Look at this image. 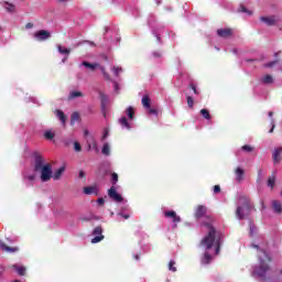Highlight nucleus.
Here are the masks:
<instances>
[{
	"mask_svg": "<svg viewBox=\"0 0 282 282\" xmlns=\"http://www.w3.org/2000/svg\"><path fill=\"white\" fill-rule=\"evenodd\" d=\"M35 173H39L41 182H50L53 177L52 164L46 163L43 156L35 158Z\"/></svg>",
	"mask_w": 282,
	"mask_h": 282,
	"instance_id": "nucleus-3",
	"label": "nucleus"
},
{
	"mask_svg": "<svg viewBox=\"0 0 282 282\" xmlns=\"http://www.w3.org/2000/svg\"><path fill=\"white\" fill-rule=\"evenodd\" d=\"M194 104H195V101L193 100V97L187 96V105H188V107L193 108Z\"/></svg>",
	"mask_w": 282,
	"mask_h": 282,
	"instance_id": "nucleus-40",
	"label": "nucleus"
},
{
	"mask_svg": "<svg viewBox=\"0 0 282 282\" xmlns=\"http://www.w3.org/2000/svg\"><path fill=\"white\" fill-rule=\"evenodd\" d=\"M141 102L145 109H151V98H149V95L143 96Z\"/></svg>",
	"mask_w": 282,
	"mask_h": 282,
	"instance_id": "nucleus-18",
	"label": "nucleus"
},
{
	"mask_svg": "<svg viewBox=\"0 0 282 282\" xmlns=\"http://www.w3.org/2000/svg\"><path fill=\"white\" fill-rule=\"evenodd\" d=\"M153 56L160 57V56H162V53L154 52Z\"/></svg>",
	"mask_w": 282,
	"mask_h": 282,
	"instance_id": "nucleus-53",
	"label": "nucleus"
},
{
	"mask_svg": "<svg viewBox=\"0 0 282 282\" xmlns=\"http://www.w3.org/2000/svg\"><path fill=\"white\" fill-rule=\"evenodd\" d=\"M44 138L45 140H54V138H56V132H54L52 129L45 130Z\"/></svg>",
	"mask_w": 282,
	"mask_h": 282,
	"instance_id": "nucleus-19",
	"label": "nucleus"
},
{
	"mask_svg": "<svg viewBox=\"0 0 282 282\" xmlns=\"http://www.w3.org/2000/svg\"><path fill=\"white\" fill-rule=\"evenodd\" d=\"M63 173H65V166L59 167L57 171L53 174V180L58 181L61 177H63Z\"/></svg>",
	"mask_w": 282,
	"mask_h": 282,
	"instance_id": "nucleus-17",
	"label": "nucleus"
},
{
	"mask_svg": "<svg viewBox=\"0 0 282 282\" xmlns=\"http://www.w3.org/2000/svg\"><path fill=\"white\" fill-rule=\"evenodd\" d=\"M33 36L36 41H47V39H51L52 33H50L48 31H45V30H40V31H36L33 34Z\"/></svg>",
	"mask_w": 282,
	"mask_h": 282,
	"instance_id": "nucleus-6",
	"label": "nucleus"
},
{
	"mask_svg": "<svg viewBox=\"0 0 282 282\" xmlns=\"http://www.w3.org/2000/svg\"><path fill=\"white\" fill-rule=\"evenodd\" d=\"M262 83H264V85H272L274 83V77H272V75H264L262 77Z\"/></svg>",
	"mask_w": 282,
	"mask_h": 282,
	"instance_id": "nucleus-22",
	"label": "nucleus"
},
{
	"mask_svg": "<svg viewBox=\"0 0 282 282\" xmlns=\"http://www.w3.org/2000/svg\"><path fill=\"white\" fill-rule=\"evenodd\" d=\"M83 65H84V67L91 69V72H94V69H96V67H98V64H91L89 62H83Z\"/></svg>",
	"mask_w": 282,
	"mask_h": 282,
	"instance_id": "nucleus-30",
	"label": "nucleus"
},
{
	"mask_svg": "<svg viewBox=\"0 0 282 282\" xmlns=\"http://www.w3.org/2000/svg\"><path fill=\"white\" fill-rule=\"evenodd\" d=\"M253 248L257 249L258 252V259H259V267L253 270V272L260 276V279H263L264 281L270 279L272 276V268H270V254L265 249L253 245Z\"/></svg>",
	"mask_w": 282,
	"mask_h": 282,
	"instance_id": "nucleus-2",
	"label": "nucleus"
},
{
	"mask_svg": "<svg viewBox=\"0 0 282 282\" xmlns=\"http://www.w3.org/2000/svg\"><path fill=\"white\" fill-rule=\"evenodd\" d=\"M83 193L85 195H98V186H96V185L86 186L83 188Z\"/></svg>",
	"mask_w": 282,
	"mask_h": 282,
	"instance_id": "nucleus-9",
	"label": "nucleus"
},
{
	"mask_svg": "<svg viewBox=\"0 0 282 282\" xmlns=\"http://www.w3.org/2000/svg\"><path fill=\"white\" fill-rule=\"evenodd\" d=\"M148 111H149V113H152V115H154V116H158V110H155V109H153V108H148Z\"/></svg>",
	"mask_w": 282,
	"mask_h": 282,
	"instance_id": "nucleus-45",
	"label": "nucleus"
},
{
	"mask_svg": "<svg viewBox=\"0 0 282 282\" xmlns=\"http://www.w3.org/2000/svg\"><path fill=\"white\" fill-rule=\"evenodd\" d=\"M274 65H276V62H271V63L267 64L265 67H274Z\"/></svg>",
	"mask_w": 282,
	"mask_h": 282,
	"instance_id": "nucleus-51",
	"label": "nucleus"
},
{
	"mask_svg": "<svg viewBox=\"0 0 282 282\" xmlns=\"http://www.w3.org/2000/svg\"><path fill=\"white\" fill-rule=\"evenodd\" d=\"M220 192H221V187L219 185H215L214 193H220Z\"/></svg>",
	"mask_w": 282,
	"mask_h": 282,
	"instance_id": "nucleus-47",
	"label": "nucleus"
},
{
	"mask_svg": "<svg viewBox=\"0 0 282 282\" xmlns=\"http://www.w3.org/2000/svg\"><path fill=\"white\" fill-rule=\"evenodd\" d=\"M12 269L15 270V272H18V274H20V276H24L25 274V267L23 265H19V264H13Z\"/></svg>",
	"mask_w": 282,
	"mask_h": 282,
	"instance_id": "nucleus-20",
	"label": "nucleus"
},
{
	"mask_svg": "<svg viewBox=\"0 0 282 282\" xmlns=\"http://www.w3.org/2000/svg\"><path fill=\"white\" fill-rule=\"evenodd\" d=\"M200 248L204 250L200 263H203V265H208V263L213 261V257H215V254H219V250L221 248V237L215 228H209L208 235L200 241Z\"/></svg>",
	"mask_w": 282,
	"mask_h": 282,
	"instance_id": "nucleus-1",
	"label": "nucleus"
},
{
	"mask_svg": "<svg viewBox=\"0 0 282 282\" xmlns=\"http://www.w3.org/2000/svg\"><path fill=\"white\" fill-rule=\"evenodd\" d=\"M134 259H135L137 261H140V256L135 254V256H134Z\"/></svg>",
	"mask_w": 282,
	"mask_h": 282,
	"instance_id": "nucleus-56",
	"label": "nucleus"
},
{
	"mask_svg": "<svg viewBox=\"0 0 282 282\" xmlns=\"http://www.w3.org/2000/svg\"><path fill=\"white\" fill-rule=\"evenodd\" d=\"M90 45H93V47H94L96 44H94V42H90Z\"/></svg>",
	"mask_w": 282,
	"mask_h": 282,
	"instance_id": "nucleus-61",
	"label": "nucleus"
},
{
	"mask_svg": "<svg viewBox=\"0 0 282 282\" xmlns=\"http://www.w3.org/2000/svg\"><path fill=\"white\" fill-rule=\"evenodd\" d=\"M94 148L96 149V143H94Z\"/></svg>",
	"mask_w": 282,
	"mask_h": 282,
	"instance_id": "nucleus-62",
	"label": "nucleus"
},
{
	"mask_svg": "<svg viewBox=\"0 0 282 282\" xmlns=\"http://www.w3.org/2000/svg\"><path fill=\"white\" fill-rule=\"evenodd\" d=\"M256 231H257V227H254V225L250 224V235H254Z\"/></svg>",
	"mask_w": 282,
	"mask_h": 282,
	"instance_id": "nucleus-44",
	"label": "nucleus"
},
{
	"mask_svg": "<svg viewBox=\"0 0 282 282\" xmlns=\"http://www.w3.org/2000/svg\"><path fill=\"white\" fill-rule=\"evenodd\" d=\"M102 239H105V236L100 235V236H96L95 238L91 239V243H100V241H102Z\"/></svg>",
	"mask_w": 282,
	"mask_h": 282,
	"instance_id": "nucleus-32",
	"label": "nucleus"
},
{
	"mask_svg": "<svg viewBox=\"0 0 282 282\" xmlns=\"http://www.w3.org/2000/svg\"><path fill=\"white\" fill-rule=\"evenodd\" d=\"M100 69H101V73H102L105 79H106V80H110V77H109V75L107 74V72L105 70V67H100Z\"/></svg>",
	"mask_w": 282,
	"mask_h": 282,
	"instance_id": "nucleus-41",
	"label": "nucleus"
},
{
	"mask_svg": "<svg viewBox=\"0 0 282 282\" xmlns=\"http://www.w3.org/2000/svg\"><path fill=\"white\" fill-rule=\"evenodd\" d=\"M241 150L245 151L246 153H252V151H254V148L251 145H242Z\"/></svg>",
	"mask_w": 282,
	"mask_h": 282,
	"instance_id": "nucleus-31",
	"label": "nucleus"
},
{
	"mask_svg": "<svg viewBox=\"0 0 282 282\" xmlns=\"http://www.w3.org/2000/svg\"><path fill=\"white\" fill-rule=\"evenodd\" d=\"M79 177H80V178H84V177H85V172H84V171H80V172H79Z\"/></svg>",
	"mask_w": 282,
	"mask_h": 282,
	"instance_id": "nucleus-52",
	"label": "nucleus"
},
{
	"mask_svg": "<svg viewBox=\"0 0 282 282\" xmlns=\"http://www.w3.org/2000/svg\"><path fill=\"white\" fill-rule=\"evenodd\" d=\"M260 21L264 25H276L279 19L274 15H270V17H261Z\"/></svg>",
	"mask_w": 282,
	"mask_h": 282,
	"instance_id": "nucleus-7",
	"label": "nucleus"
},
{
	"mask_svg": "<svg viewBox=\"0 0 282 282\" xmlns=\"http://www.w3.org/2000/svg\"><path fill=\"white\" fill-rule=\"evenodd\" d=\"M25 28H26V30H32V28H34V24L29 22V23H26Z\"/></svg>",
	"mask_w": 282,
	"mask_h": 282,
	"instance_id": "nucleus-49",
	"label": "nucleus"
},
{
	"mask_svg": "<svg viewBox=\"0 0 282 282\" xmlns=\"http://www.w3.org/2000/svg\"><path fill=\"white\" fill-rule=\"evenodd\" d=\"M85 94L80 90H73L68 95V100H76V98H83Z\"/></svg>",
	"mask_w": 282,
	"mask_h": 282,
	"instance_id": "nucleus-13",
	"label": "nucleus"
},
{
	"mask_svg": "<svg viewBox=\"0 0 282 282\" xmlns=\"http://www.w3.org/2000/svg\"><path fill=\"white\" fill-rule=\"evenodd\" d=\"M111 72L118 78V76H120V74H122V67H120V66H112Z\"/></svg>",
	"mask_w": 282,
	"mask_h": 282,
	"instance_id": "nucleus-26",
	"label": "nucleus"
},
{
	"mask_svg": "<svg viewBox=\"0 0 282 282\" xmlns=\"http://www.w3.org/2000/svg\"><path fill=\"white\" fill-rule=\"evenodd\" d=\"M248 215H250V203L245 202L242 206H238L236 217L238 219H243V217H248Z\"/></svg>",
	"mask_w": 282,
	"mask_h": 282,
	"instance_id": "nucleus-4",
	"label": "nucleus"
},
{
	"mask_svg": "<svg viewBox=\"0 0 282 282\" xmlns=\"http://www.w3.org/2000/svg\"><path fill=\"white\" fill-rule=\"evenodd\" d=\"M192 89H193L194 94H197V88L195 86H192Z\"/></svg>",
	"mask_w": 282,
	"mask_h": 282,
	"instance_id": "nucleus-54",
	"label": "nucleus"
},
{
	"mask_svg": "<svg viewBox=\"0 0 282 282\" xmlns=\"http://www.w3.org/2000/svg\"><path fill=\"white\" fill-rule=\"evenodd\" d=\"M93 235H95L96 237H100V235H102V227H96L93 230Z\"/></svg>",
	"mask_w": 282,
	"mask_h": 282,
	"instance_id": "nucleus-35",
	"label": "nucleus"
},
{
	"mask_svg": "<svg viewBox=\"0 0 282 282\" xmlns=\"http://www.w3.org/2000/svg\"><path fill=\"white\" fill-rule=\"evenodd\" d=\"M67 1H69V0H58L59 3H65Z\"/></svg>",
	"mask_w": 282,
	"mask_h": 282,
	"instance_id": "nucleus-57",
	"label": "nucleus"
},
{
	"mask_svg": "<svg viewBox=\"0 0 282 282\" xmlns=\"http://www.w3.org/2000/svg\"><path fill=\"white\" fill-rule=\"evenodd\" d=\"M113 85H115V91L117 93L120 91V86L118 85V83L115 82Z\"/></svg>",
	"mask_w": 282,
	"mask_h": 282,
	"instance_id": "nucleus-50",
	"label": "nucleus"
},
{
	"mask_svg": "<svg viewBox=\"0 0 282 282\" xmlns=\"http://www.w3.org/2000/svg\"><path fill=\"white\" fill-rule=\"evenodd\" d=\"M241 11L242 12H248V10L246 8H243V7L241 8Z\"/></svg>",
	"mask_w": 282,
	"mask_h": 282,
	"instance_id": "nucleus-60",
	"label": "nucleus"
},
{
	"mask_svg": "<svg viewBox=\"0 0 282 282\" xmlns=\"http://www.w3.org/2000/svg\"><path fill=\"white\" fill-rule=\"evenodd\" d=\"M74 149H75V151H77V153H79V151L83 150V148L80 147V143H78V142L74 143Z\"/></svg>",
	"mask_w": 282,
	"mask_h": 282,
	"instance_id": "nucleus-42",
	"label": "nucleus"
},
{
	"mask_svg": "<svg viewBox=\"0 0 282 282\" xmlns=\"http://www.w3.org/2000/svg\"><path fill=\"white\" fill-rule=\"evenodd\" d=\"M169 270L171 272H177V268H175V261L171 260L169 263Z\"/></svg>",
	"mask_w": 282,
	"mask_h": 282,
	"instance_id": "nucleus-36",
	"label": "nucleus"
},
{
	"mask_svg": "<svg viewBox=\"0 0 282 282\" xmlns=\"http://www.w3.org/2000/svg\"><path fill=\"white\" fill-rule=\"evenodd\" d=\"M100 100H101L102 107H105V105H107L109 98L107 97V95L100 93Z\"/></svg>",
	"mask_w": 282,
	"mask_h": 282,
	"instance_id": "nucleus-33",
	"label": "nucleus"
},
{
	"mask_svg": "<svg viewBox=\"0 0 282 282\" xmlns=\"http://www.w3.org/2000/svg\"><path fill=\"white\" fill-rule=\"evenodd\" d=\"M281 155H282V148L275 149L273 152V162L275 164H279V162H281L282 160Z\"/></svg>",
	"mask_w": 282,
	"mask_h": 282,
	"instance_id": "nucleus-16",
	"label": "nucleus"
},
{
	"mask_svg": "<svg viewBox=\"0 0 282 282\" xmlns=\"http://www.w3.org/2000/svg\"><path fill=\"white\" fill-rule=\"evenodd\" d=\"M84 135H89V130H85Z\"/></svg>",
	"mask_w": 282,
	"mask_h": 282,
	"instance_id": "nucleus-55",
	"label": "nucleus"
},
{
	"mask_svg": "<svg viewBox=\"0 0 282 282\" xmlns=\"http://www.w3.org/2000/svg\"><path fill=\"white\" fill-rule=\"evenodd\" d=\"M119 122L121 127H123L124 129H131V123H129V121L127 120V117L120 118Z\"/></svg>",
	"mask_w": 282,
	"mask_h": 282,
	"instance_id": "nucleus-23",
	"label": "nucleus"
},
{
	"mask_svg": "<svg viewBox=\"0 0 282 282\" xmlns=\"http://www.w3.org/2000/svg\"><path fill=\"white\" fill-rule=\"evenodd\" d=\"M259 175H261V171H259Z\"/></svg>",
	"mask_w": 282,
	"mask_h": 282,
	"instance_id": "nucleus-63",
	"label": "nucleus"
},
{
	"mask_svg": "<svg viewBox=\"0 0 282 282\" xmlns=\"http://www.w3.org/2000/svg\"><path fill=\"white\" fill-rule=\"evenodd\" d=\"M108 137H109V129L106 128L104 130L102 140H107Z\"/></svg>",
	"mask_w": 282,
	"mask_h": 282,
	"instance_id": "nucleus-43",
	"label": "nucleus"
},
{
	"mask_svg": "<svg viewBox=\"0 0 282 282\" xmlns=\"http://www.w3.org/2000/svg\"><path fill=\"white\" fill-rule=\"evenodd\" d=\"M272 206L275 213H282V205L279 200H273Z\"/></svg>",
	"mask_w": 282,
	"mask_h": 282,
	"instance_id": "nucleus-25",
	"label": "nucleus"
},
{
	"mask_svg": "<svg viewBox=\"0 0 282 282\" xmlns=\"http://www.w3.org/2000/svg\"><path fill=\"white\" fill-rule=\"evenodd\" d=\"M272 116H274V112L270 111L269 112V118H272Z\"/></svg>",
	"mask_w": 282,
	"mask_h": 282,
	"instance_id": "nucleus-58",
	"label": "nucleus"
},
{
	"mask_svg": "<svg viewBox=\"0 0 282 282\" xmlns=\"http://www.w3.org/2000/svg\"><path fill=\"white\" fill-rule=\"evenodd\" d=\"M25 180H26L29 186H32V182H34V180H36V175H28V176H25Z\"/></svg>",
	"mask_w": 282,
	"mask_h": 282,
	"instance_id": "nucleus-34",
	"label": "nucleus"
},
{
	"mask_svg": "<svg viewBox=\"0 0 282 282\" xmlns=\"http://www.w3.org/2000/svg\"><path fill=\"white\" fill-rule=\"evenodd\" d=\"M78 120H80V115H78V112H74L70 118V124H76Z\"/></svg>",
	"mask_w": 282,
	"mask_h": 282,
	"instance_id": "nucleus-29",
	"label": "nucleus"
},
{
	"mask_svg": "<svg viewBox=\"0 0 282 282\" xmlns=\"http://www.w3.org/2000/svg\"><path fill=\"white\" fill-rule=\"evenodd\" d=\"M200 113L206 120H210V113L206 109H202Z\"/></svg>",
	"mask_w": 282,
	"mask_h": 282,
	"instance_id": "nucleus-37",
	"label": "nucleus"
},
{
	"mask_svg": "<svg viewBox=\"0 0 282 282\" xmlns=\"http://www.w3.org/2000/svg\"><path fill=\"white\" fill-rule=\"evenodd\" d=\"M97 204H99V206H104L105 205V198H98Z\"/></svg>",
	"mask_w": 282,
	"mask_h": 282,
	"instance_id": "nucleus-48",
	"label": "nucleus"
},
{
	"mask_svg": "<svg viewBox=\"0 0 282 282\" xmlns=\"http://www.w3.org/2000/svg\"><path fill=\"white\" fill-rule=\"evenodd\" d=\"M121 217L129 219V215H121Z\"/></svg>",
	"mask_w": 282,
	"mask_h": 282,
	"instance_id": "nucleus-59",
	"label": "nucleus"
},
{
	"mask_svg": "<svg viewBox=\"0 0 282 282\" xmlns=\"http://www.w3.org/2000/svg\"><path fill=\"white\" fill-rule=\"evenodd\" d=\"M196 217L199 218V217H204V215H206V206L204 205H199L196 209V213H195Z\"/></svg>",
	"mask_w": 282,
	"mask_h": 282,
	"instance_id": "nucleus-21",
	"label": "nucleus"
},
{
	"mask_svg": "<svg viewBox=\"0 0 282 282\" xmlns=\"http://www.w3.org/2000/svg\"><path fill=\"white\" fill-rule=\"evenodd\" d=\"M164 215L165 217H169L170 219H172L174 224H180V221H182V218L177 216V213L175 212H165Z\"/></svg>",
	"mask_w": 282,
	"mask_h": 282,
	"instance_id": "nucleus-10",
	"label": "nucleus"
},
{
	"mask_svg": "<svg viewBox=\"0 0 282 282\" xmlns=\"http://www.w3.org/2000/svg\"><path fill=\"white\" fill-rule=\"evenodd\" d=\"M218 36H221L223 39H228L232 34V30L230 29H219L217 31Z\"/></svg>",
	"mask_w": 282,
	"mask_h": 282,
	"instance_id": "nucleus-15",
	"label": "nucleus"
},
{
	"mask_svg": "<svg viewBox=\"0 0 282 282\" xmlns=\"http://www.w3.org/2000/svg\"><path fill=\"white\" fill-rule=\"evenodd\" d=\"M126 113H127L129 120H133V115L135 113V110L133 109V107H129V108H127Z\"/></svg>",
	"mask_w": 282,
	"mask_h": 282,
	"instance_id": "nucleus-28",
	"label": "nucleus"
},
{
	"mask_svg": "<svg viewBox=\"0 0 282 282\" xmlns=\"http://www.w3.org/2000/svg\"><path fill=\"white\" fill-rule=\"evenodd\" d=\"M3 8L7 12H14V10H17V7L10 2H4Z\"/></svg>",
	"mask_w": 282,
	"mask_h": 282,
	"instance_id": "nucleus-24",
	"label": "nucleus"
},
{
	"mask_svg": "<svg viewBox=\"0 0 282 282\" xmlns=\"http://www.w3.org/2000/svg\"><path fill=\"white\" fill-rule=\"evenodd\" d=\"M57 50H58L59 54H66V56L62 59V63H66L67 62V56H69V53L72 51L67 47H63V45H58Z\"/></svg>",
	"mask_w": 282,
	"mask_h": 282,
	"instance_id": "nucleus-12",
	"label": "nucleus"
},
{
	"mask_svg": "<svg viewBox=\"0 0 282 282\" xmlns=\"http://www.w3.org/2000/svg\"><path fill=\"white\" fill-rule=\"evenodd\" d=\"M111 180H112V186H116L118 184V173H112L111 174Z\"/></svg>",
	"mask_w": 282,
	"mask_h": 282,
	"instance_id": "nucleus-39",
	"label": "nucleus"
},
{
	"mask_svg": "<svg viewBox=\"0 0 282 282\" xmlns=\"http://www.w3.org/2000/svg\"><path fill=\"white\" fill-rule=\"evenodd\" d=\"M271 126H272V128H271V130L269 131V133H273V132H274V127H276V126L274 124V119H271Z\"/></svg>",
	"mask_w": 282,
	"mask_h": 282,
	"instance_id": "nucleus-46",
	"label": "nucleus"
},
{
	"mask_svg": "<svg viewBox=\"0 0 282 282\" xmlns=\"http://www.w3.org/2000/svg\"><path fill=\"white\" fill-rule=\"evenodd\" d=\"M274 184H275L274 176L269 177L268 186H270V188H274Z\"/></svg>",
	"mask_w": 282,
	"mask_h": 282,
	"instance_id": "nucleus-38",
	"label": "nucleus"
},
{
	"mask_svg": "<svg viewBox=\"0 0 282 282\" xmlns=\"http://www.w3.org/2000/svg\"><path fill=\"white\" fill-rule=\"evenodd\" d=\"M55 116L56 118H58V120H61L63 127H65L67 122V117L65 116V112H63V110H55Z\"/></svg>",
	"mask_w": 282,
	"mask_h": 282,
	"instance_id": "nucleus-14",
	"label": "nucleus"
},
{
	"mask_svg": "<svg viewBox=\"0 0 282 282\" xmlns=\"http://www.w3.org/2000/svg\"><path fill=\"white\" fill-rule=\"evenodd\" d=\"M101 153L104 155H110L111 154V147H109V143H106L101 150Z\"/></svg>",
	"mask_w": 282,
	"mask_h": 282,
	"instance_id": "nucleus-27",
	"label": "nucleus"
},
{
	"mask_svg": "<svg viewBox=\"0 0 282 282\" xmlns=\"http://www.w3.org/2000/svg\"><path fill=\"white\" fill-rule=\"evenodd\" d=\"M236 182L241 183L243 182V177L246 175V171L241 167L235 169Z\"/></svg>",
	"mask_w": 282,
	"mask_h": 282,
	"instance_id": "nucleus-8",
	"label": "nucleus"
},
{
	"mask_svg": "<svg viewBox=\"0 0 282 282\" xmlns=\"http://www.w3.org/2000/svg\"><path fill=\"white\" fill-rule=\"evenodd\" d=\"M108 197H110L112 202H117V204H120L123 200L122 195L118 194L115 185L108 189Z\"/></svg>",
	"mask_w": 282,
	"mask_h": 282,
	"instance_id": "nucleus-5",
	"label": "nucleus"
},
{
	"mask_svg": "<svg viewBox=\"0 0 282 282\" xmlns=\"http://www.w3.org/2000/svg\"><path fill=\"white\" fill-rule=\"evenodd\" d=\"M0 250H3L4 252H19V248H17V247H8L1 240H0Z\"/></svg>",
	"mask_w": 282,
	"mask_h": 282,
	"instance_id": "nucleus-11",
	"label": "nucleus"
}]
</instances>
